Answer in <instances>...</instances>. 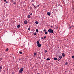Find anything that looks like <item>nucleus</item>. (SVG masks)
Listing matches in <instances>:
<instances>
[{
	"label": "nucleus",
	"mask_w": 74,
	"mask_h": 74,
	"mask_svg": "<svg viewBox=\"0 0 74 74\" xmlns=\"http://www.w3.org/2000/svg\"><path fill=\"white\" fill-rule=\"evenodd\" d=\"M48 32L49 33H50L51 34H52L53 33V30L51 29L50 28L48 30Z\"/></svg>",
	"instance_id": "1"
},
{
	"label": "nucleus",
	"mask_w": 74,
	"mask_h": 74,
	"mask_svg": "<svg viewBox=\"0 0 74 74\" xmlns=\"http://www.w3.org/2000/svg\"><path fill=\"white\" fill-rule=\"evenodd\" d=\"M23 69H24L23 68H21V69H20V70L19 71V73L20 74L22 73V71H23Z\"/></svg>",
	"instance_id": "2"
},
{
	"label": "nucleus",
	"mask_w": 74,
	"mask_h": 74,
	"mask_svg": "<svg viewBox=\"0 0 74 74\" xmlns=\"http://www.w3.org/2000/svg\"><path fill=\"white\" fill-rule=\"evenodd\" d=\"M27 23H28V22H27V21L26 20H25L24 21V24H25V25H26V24H27Z\"/></svg>",
	"instance_id": "3"
},
{
	"label": "nucleus",
	"mask_w": 74,
	"mask_h": 74,
	"mask_svg": "<svg viewBox=\"0 0 74 74\" xmlns=\"http://www.w3.org/2000/svg\"><path fill=\"white\" fill-rule=\"evenodd\" d=\"M37 46L38 47H41V44L39 43L37 45Z\"/></svg>",
	"instance_id": "4"
},
{
	"label": "nucleus",
	"mask_w": 74,
	"mask_h": 74,
	"mask_svg": "<svg viewBox=\"0 0 74 74\" xmlns=\"http://www.w3.org/2000/svg\"><path fill=\"white\" fill-rule=\"evenodd\" d=\"M40 43V41L39 40H38L36 42V43L37 45L39 44Z\"/></svg>",
	"instance_id": "5"
},
{
	"label": "nucleus",
	"mask_w": 74,
	"mask_h": 74,
	"mask_svg": "<svg viewBox=\"0 0 74 74\" xmlns=\"http://www.w3.org/2000/svg\"><path fill=\"white\" fill-rule=\"evenodd\" d=\"M53 60H58V58H54Z\"/></svg>",
	"instance_id": "6"
},
{
	"label": "nucleus",
	"mask_w": 74,
	"mask_h": 74,
	"mask_svg": "<svg viewBox=\"0 0 74 74\" xmlns=\"http://www.w3.org/2000/svg\"><path fill=\"white\" fill-rule=\"evenodd\" d=\"M47 15H48L50 16L51 15V13H50V12H48L47 13Z\"/></svg>",
	"instance_id": "7"
},
{
	"label": "nucleus",
	"mask_w": 74,
	"mask_h": 74,
	"mask_svg": "<svg viewBox=\"0 0 74 74\" xmlns=\"http://www.w3.org/2000/svg\"><path fill=\"white\" fill-rule=\"evenodd\" d=\"M20 27H21V25H18L17 26V27H18V28H19Z\"/></svg>",
	"instance_id": "8"
},
{
	"label": "nucleus",
	"mask_w": 74,
	"mask_h": 74,
	"mask_svg": "<svg viewBox=\"0 0 74 74\" xmlns=\"http://www.w3.org/2000/svg\"><path fill=\"white\" fill-rule=\"evenodd\" d=\"M62 55L63 57H64L65 56V55H64V53H62Z\"/></svg>",
	"instance_id": "9"
},
{
	"label": "nucleus",
	"mask_w": 74,
	"mask_h": 74,
	"mask_svg": "<svg viewBox=\"0 0 74 74\" xmlns=\"http://www.w3.org/2000/svg\"><path fill=\"white\" fill-rule=\"evenodd\" d=\"M36 31L37 33H38V29H36Z\"/></svg>",
	"instance_id": "10"
},
{
	"label": "nucleus",
	"mask_w": 74,
	"mask_h": 74,
	"mask_svg": "<svg viewBox=\"0 0 74 74\" xmlns=\"http://www.w3.org/2000/svg\"><path fill=\"white\" fill-rule=\"evenodd\" d=\"M59 59H62V56H60L59 57Z\"/></svg>",
	"instance_id": "11"
},
{
	"label": "nucleus",
	"mask_w": 74,
	"mask_h": 74,
	"mask_svg": "<svg viewBox=\"0 0 74 74\" xmlns=\"http://www.w3.org/2000/svg\"><path fill=\"white\" fill-rule=\"evenodd\" d=\"M27 18H30V16L28 15L27 16Z\"/></svg>",
	"instance_id": "12"
},
{
	"label": "nucleus",
	"mask_w": 74,
	"mask_h": 74,
	"mask_svg": "<svg viewBox=\"0 0 74 74\" xmlns=\"http://www.w3.org/2000/svg\"><path fill=\"white\" fill-rule=\"evenodd\" d=\"M35 23H36V24H38L39 23L38 21H36L35 22Z\"/></svg>",
	"instance_id": "13"
},
{
	"label": "nucleus",
	"mask_w": 74,
	"mask_h": 74,
	"mask_svg": "<svg viewBox=\"0 0 74 74\" xmlns=\"http://www.w3.org/2000/svg\"><path fill=\"white\" fill-rule=\"evenodd\" d=\"M36 55H37V53H34V56H36Z\"/></svg>",
	"instance_id": "14"
},
{
	"label": "nucleus",
	"mask_w": 74,
	"mask_h": 74,
	"mask_svg": "<svg viewBox=\"0 0 74 74\" xmlns=\"http://www.w3.org/2000/svg\"><path fill=\"white\" fill-rule=\"evenodd\" d=\"M45 34H48V32H47V31H45Z\"/></svg>",
	"instance_id": "15"
},
{
	"label": "nucleus",
	"mask_w": 74,
	"mask_h": 74,
	"mask_svg": "<svg viewBox=\"0 0 74 74\" xmlns=\"http://www.w3.org/2000/svg\"><path fill=\"white\" fill-rule=\"evenodd\" d=\"M47 60H50V59L49 58H47L46 59Z\"/></svg>",
	"instance_id": "16"
},
{
	"label": "nucleus",
	"mask_w": 74,
	"mask_h": 74,
	"mask_svg": "<svg viewBox=\"0 0 74 74\" xmlns=\"http://www.w3.org/2000/svg\"><path fill=\"white\" fill-rule=\"evenodd\" d=\"M8 51V48H7L6 50H5V51Z\"/></svg>",
	"instance_id": "17"
},
{
	"label": "nucleus",
	"mask_w": 74,
	"mask_h": 74,
	"mask_svg": "<svg viewBox=\"0 0 74 74\" xmlns=\"http://www.w3.org/2000/svg\"><path fill=\"white\" fill-rule=\"evenodd\" d=\"M37 33H36V32H35L34 33V36H36V34Z\"/></svg>",
	"instance_id": "18"
},
{
	"label": "nucleus",
	"mask_w": 74,
	"mask_h": 74,
	"mask_svg": "<svg viewBox=\"0 0 74 74\" xmlns=\"http://www.w3.org/2000/svg\"><path fill=\"white\" fill-rule=\"evenodd\" d=\"M67 64H68V63L66 62L65 63V65H67Z\"/></svg>",
	"instance_id": "19"
},
{
	"label": "nucleus",
	"mask_w": 74,
	"mask_h": 74,
	"mask_svg": "<svg viewBox=\"0 0 74 74\" xmlns=\"http://www.w3.org/2000/svg\"><path fill=\"white\" fill-rule=\"evenodd\" d=\"M19 53H20V54H22V51H21L19 52Z\"/></svg>",
	"instance_id": "20"
},
{
	"label": "nucleus",
	"mask_w": 74,
	"mask_h": 74,
	"mask_svg": "<svg viewBox=\"0 0 74 74\" xmlns=\"http://www.w3.org/2000/svg\"><path fill=\"white\" fill-rule=\"evenodd\" d=\"M0 69H2V66H0Z\"/></svg>",
	"instance_id": "21"
},
{
	"label": "nucleus",
	"mask_w": 74,
	"mask_h": 74,
	"mask_svg": "<svg viewBox=\"0 0 74 74\" xmlns=\"http://www.w3.org/2000/svg\"><path fill=\"white\" fill-rule=\"evenodd\" d=\"M47 38V36H45V37H44V38L45 39V38Z\"/></svg>",
	"instance_id": "22"
},
{
	"label": "nucleus",
	"mask_w": 74,
	"mask_h": 74,
	"mask_svg": "<svg viewBox=\"0 0 74 74\" xmlns=\"http://www.w3.org/2000/svg\"><path fill=\"white\" fill-rule=\"evenodd\" d=\"M28 30H30V28H28Z\"/></svg>",
	"instance_id": "23"
},
{
	"label": "nucleus",
	"mask_w": 74,
	"mask_h": 74,
	"mask_svg": "<svg viewBox=\"0 0 74 74\" xmlns=\"http://www.w3.org/2000/svg\"><path fill=\"white\" fill-rule=\"evenodd\" d=\"M45 53H47V51L45 50Z\"/></svg>",
	"instance_id": "24"
},
{
	"label": "nucleus",
	"mask_w": 74,
	"mask_h": 74,
	"mask_svg": "<svg viewBox=\"0 0 74 74\" xmlns=\"http://www.w3.org/2000/svg\"><path fill=\"white\" fill-rule=\"evenodd\" d=\"M34 7H35V8H37V6H36V5H35V6H34Z\"/></svg>",
	"instance_id": "25"
},
{
	"label": "nucleus",
	"mask_w": 74,
	"mask_h": 74,
	"mask_svg": "<svg viewBox=\"0 0 74 74\" xmlns=\"http://www.w3.org/2000/svg\"><path fill=\"white\" fill-rule=\"evenodd\" d=\"M46 30H46V29H44V30L43 31H44V32H46Z\"/></svg>",
	"instance_id": "26"
},
{
	"label": "nucleus",
	"mask_w": 74,
	"mask_h": 74,
	"mask_svg": "<svg viewBox=\"0 0 74 74\" xmlns=\"http://www.w3.org/2000/svg\"><path fill=\"white\" fill-rule=\"evenodd\" d=\"M29 14L30 15H32V13H29Z\"/></svg>",
	"instance_id": "27"
},
{
	"label": "nucleus",
	"mask_w": 74,
	"mask_h": 74,
	"mask_svg": "<svg viewBox=\"0 0 74 74\" xmlns=\"http://www.w3.org/2000/svg\"><path fill=\"white\" fill-rule=\"evenodd\" d=\"M72 58H73V59H74V56H72Z\"/></svg>",
	"instance_id": "28"
},
{
	"label": "nucleus",
	"mask_w": 74,
	"mask_h": 74,
	"mask_svg": "<svg viewBox=\"0 0 74 74\" xmlns=\"http://www.w3.org/2000/svg\"><path fill=\"white\" fill-rule=\"evenodd\" d=\"M16 2H14L13 4H16Z\"/></svg>",
	"instance_id": "29"
},
{
	"label": "nucleus",
	"mask_w": 74,
	"mask_h": 74,
	"mask_svg": "<svg viewBox=\"0 0 74 74\" xmlns=\"http://www.w3.org/2000/svg\"><path fill=\"white\" fill-rule=\"evenodd\" d=\"M58 61H59V60H60V59H58Z\"/></svg>",
	"instance_id": "30"
},
{
	"label": "nucleus",
	"mask_w": 74,
	"mask_h": 74,
	"mask_svg": "<svg viewBox=\"0 0 74 74\" xmlns=\"http://www.w3.org/2000/svg\"><path fill=\"white\" fill-rule=\"evenodd\" d=\"M39 6H40L39 5H37V7H39Z\"/></svg>",
	"instance_id": "31"
},
{
	"label": "nucleus",
	"mask_w": 74,
	"mask_h": 74,
	"mask_svg": "<svg viewBox=\"0 0 74 74\" xmlns=\"http://www.w3.org/2000/svg\"><path fill=\"white\" fill-rule=\"evenodd\" d=\"M32 2H34V0H33L32 1Z\"/></svg>",
	"instance_id": "32"
},
{
	"label": "nucleus",
	"mask_w": 74,
	"mask_h": 74,
	"mask_svg": "<svg viewBox=\"0 0 74 74\" xmlns=\"http://www.w3.org/2000/svg\"><path fill=\"white\" fill-rule=\"evenodd\" d=\"M6 3H8V1H6Z\"/></svg>",
	"instance_id": "33"
},
{
	"label": "nucleus",
	"mask_w": 74,
	"mask_h": 74,
	"mask_svg": "<svg viewBox=\"0 0 74 74\" xmlns=\"http://www.w3.org/2000/svg\"><path fill=\"white\" fill-rule=\"evenodd\" d=\"M1 70L0 69V73H1Z\"/></svg>",
	"instance_id": "34"
},
{
	"label": "nucleus",
	"mask_w": 74,
	"mask_h": 74,
	"mask_svg": "<svg viewBox=\"0 0 74 74\" xmlns=\"http://www.w3.org/2000/svg\"><path fill=\"white\" fill-rule=\"evenodd\" d=\"M4 1H5H5H6V0H3Z\"/></svg>",
	"instance_id": "35"
},
{
	"label": "nucleus",
	"mask_w": 74,
	"mask_h": 74,
	"mask_svg": "<svg viewBox=\"0 0 74 74\" xmlns=\"http://www.w3.org/2000/svg\"><path fill=\"white\" fill-rule=\"evenodd\" d=\"M12 74H15V73L14 72H12Z\"/></svg>",
	"instance_id": "36"
},
{
	"label": "nucleus",
	"mask_w": 74,
	"mask_h": 74,
	"mask_svg": "<svg viewBox=\"0 0 74 74\" xmlns=\"http://www.w3.org/2000/svg\"><path fill=\"white\" fill-rule=\"evenodd\" d=\"M43 38H43V37H41V39H43Z\"/></svg>",
	"instance_id": "37"
},
{
	"label": "nucleus",
	"mask_w": 74,
	"mask_h": 74,
	"mask_svg": "<svg viewBox=\"0 0 74 74\" xmlns=\"http://www.w3.org/2000/svg\"><path fill=\"white\" fill-rule=\"evenodd\" d=\"M1 60H2L1 58H0V61H1Z\"/></svg>",
	"instance_id": "38"
},
{
	"label": "nucleus",
	"mask_w": 74,
	"mask_h": 74,
	"mask_svg": "<svg viewBox=\"0 0 74 74\" xmlns=\"http://www.w3.org/2000/svg\"><path fill=\"white\" fill-rule=\"evenodd\" d=\"M53 26H51V27H52Z\"/></svg>",
	"instance_id": "39"
},
{
	"label": "nucleus",
	"mask_w": 74,
	"mask_h": 74,
	"mask_svg": "<svg viewBox=\"0 0 74 74\" xmlns=\"http://www.w3.org/2000/svg\"><path fill=\"white\" fill-rule=\"evenodd\" d=\"M69 29H71V27H70V28H69Z\"/></svg>",
	"instance_id": "40"
},
{
	"label": "nucleus",
	"mask_w": 74,
	"mask_h": 74,
	"mask_svg": "<svg viewBox=\"0 0 74 74\" xmlns=\"http://www.w3.org/2000/svg\"><path fill=\"white\" fill-rule=\"evenodd\" d=\"M32 5H33V6H34V4H33Z\"/></svg>",
	"instance_id": "41"
},
{
	"label": "nucleus",
	"mask_w": 74,
	"mask_h": 74,
	"mask_svg": "<svg viewBox=\"0 0 74 74\" xmlns=\"http://www.w3.org/2000/svg\"><path fill=\"white\" fill-rule=\"evenodd\" d=\"M19 60H20V59H19Z\"/></svg>",
	"instance_id": "42"
},
{
	"label": "nucleus",
	"mask_w": 74,
	"mask_h": 74,
	"mask_svg": "<svg viewBox=\"0 0 74 74\" xmlns=\"http://www.w3.org/2000/svg\"><path fill=\"white\" fill-rule=\"evenodd\" d=\"M57 28H58V27H57Z\"/></svg>",
	"instance_id": "43"
}]
</instances>
